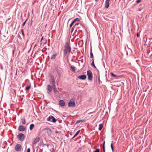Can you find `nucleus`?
I'll return each instance as SVG.
<instances>
[{"label": "nucleus", "mask_w": 152, "mask_h": 152, "mask_svg": "<svg viewBox=\"0 0 152 152\" xmlns=\"http://www.w3.org/2000/svg\"><path fill=\"white\" fill-rule=\"evenodd\" d=\"M64 53L66 55L68 53L71 52V48L70 44L68 42H66L64 46Z\"/></svg>", "instance_id": "f257e3e1"}, {"label": "nucleus", "mask_w": 152, "mask_h": 152, "mask_svg": "<svg viewBox=\"0 0 152 152\" xmlns=\"http://www.w3.org/2000/svg\"><path fill=\"white\" fill-rule=\"evenodd\" d=\"M50 85L52 86V87L55 86H56L54 77L53 76H50Z\"/></svg>", "instance_id": "f03ea898"}, {"label": "nucleus", "mask_w": 152, "mask_h": 152, "mask_svg": "<svg viewBox=\"0 0 152 152\" xmlns=\"http://www.w3.org/2000/svg\"><path fill=\"white\" fill-rule=\"evenodd\" d=\"M75 100L73 99H71L70 100L68 103V106L72 107H75Z\"/></svg>", "instance_id": "7ed1b4c3"}, {"label": "nucleus", "mask_w": 152, "mask_h": 152, "mask_svg": "<svg viewBox=\"0 0 152 152\" xmlns=\"http://www.w3.org/2000/svg\"><path fill=\"white\" fill-rule=\"evenodd\" d=\"M43 131L46 132L48 136H50L52 134V131L50 128H45L43 129Z\"/></svg>", "instance_id": "20e7f679"}, {"label": "nucleus", "mask_w": 152, "mask_h": 152, "mask_svg": "<svg viewBox=\"0 0 152 152\" xmlns=\"http://www.w3.org/2000/svg\"><path fill=\"white\" fill-rule=\"evenodd\" d=\"M17 137L20 141H22L24 139L25 136L24 134L22 133H20L18 134Z\"/></svg>", "instance_id": "39448f33"}, {"label": "nucleus", "mask_w": 152, "mask_h": 152, "mask_svg": "<svg viewBox=\"0 0 152 152\" xmlns=\"http://www.w3.org/2000/svg\"><path fill=\"white\" fill-rule=\"evenodd\" d=\"M53 88V87L50 85H48L47 86V90L48 94H50L52 91V89Z\"/></svg>", "instance_id": "423d86ee"}, {"label": "nucleus", "mask_w": 152, "mask_h": 152, "mask_svg": "<svg viewBox=\"0 0 152 152\" xmlns=\"http://www.w3.org/2000/svg\"><path fill=\"white\" fill-rule=\"evenodd\" d=\"M87 75L88 76V79L89 80H91L92 79V74L90 70H88Z\"/></svg>", "instance_id": "0eeeda50"}, {"label": "nucleus", "mask_w": 152, "mask_h": 152, "mask_svg": "<svg viewBox=\"0 0 152 152\" xmlns=\"http://www.w3.org/2000/svg\"><path fill=\"white\" fill-rule=\"evenodd\" d=\"M22 148L21 145L19 144H17L15 146V150L17 151H20Z\"/></svg>", "instance_id": "6e6552de"}, {"label": "nucleus", "mask_w": 152, "mask_h": 152, "mask_svg": "<svg viewBox=\"0 0 152 152\" xmlns=\"http://www.w3.org/2000/svg\"><path fill=\"white\" fill-rule=\"evenodd\" d=\"M26 127L23 126H19L18 129L20 131H24L26 130Z\"/></svg>", "instance_id": "1a4fd4ad"}, {"label": "nucleus", "mask_w": 152, "mask_h": 152, "mask_svg": "<svg viewBox=\"0 0 152 152\" xmlns=\"http://www.w3.org/2000/svg\"><path fill=\"white\" fill-rule=\"evenodd\" d=\"M78 78L81 80H85L86 78V75H81L79 76L78 77Z\"/></svg>", "instance_id": "9d476101"}, {"label": "nucleus", "mask_w": 152, "mask_h": 152, "mask_svg": "<svg viewBox=\"0 0 152 152\" xmlns=\"http://www.w3.org/2000/svg\"><path fill=\"white\" fill-rule=\"evenodd\" d=\"M110 0H106L105 3V7L107 8L109 6V2Z\"/></svg>", "instance_id": "9b49d317"}, {"label": "nucleus", "mask_w": 152, "mask_h": 152, "mask_svg": "<svg viewBox=\"0 0 152 152\" xmlns=\"http://www.w3.org/2000/svg\"><path fill=\"white\" fill-rule=\"evenodd\" d=\"M40 138L39 137H37L36 138H35L34 141V144H35L37 142H39V140Z\"/></svg>", "instance_id": "f8f14e48"}, {"label": "nucleus", "mask_w": 152, "mask_h": 152, "mask_svg": "<svg viewBox=\"0 0 152 152\" xmlns=\"http://www.w3.org/2000/svg\"><path fill=\"white\" fill-rule=\"evenodd\" d=\"M59 104L60 105L62 106H63L65 105V102L63 100H60L59 102Z\"/></svg>", "instance_id": "ddd939ff"}, {"label": "nucleus", "mask_w": 152, "mask_h": 152, "mask_svg": "<svg viewBox=\"0 0 152 152\" xmlns=\"http://www.w3.org/2000/svg\"><path fill=\"white\" fill-rule=\"evenodd\" d=\"M70 68L72 70L73 72H74L75 71V67L74 66H71Z\"/></svg>", "instance_id": "4468645a"}, {"label": "nucleus", "mask_w": 152, "mask_h": 152, "mask_svg": "<svg viewBox=\"0 0 152 152\" xmlns=\"http://www.w3.org/2000/svg\"><path fill=\"white\" fill-rule=\"evenodd\" d=\"M34 125L33 124H31L30 125V129L31 130H32V129L34 128Z\"/></svg>", "instance_id": "2eb2a0df"}, {"label": "nucleus", "mask_w": 152, "mask_h": 152, "mask_svg": "<svg viewBox=\"0 0 152 152\" xmlns=\"http://www.w3.org/2000/svg\"><path fill=\"white\" fill-rule=\"evenodd\" d=\"M90 58H93L94 57V56H93V53L92 52L91 49V51L90 52Z\"/></svg>", "instance_id": "dca6fc26"}, {"label": "nucleus", "mask_w": 152, "mask_h": 152, "mask_svg": "<svg viewBox=\"0 0 152 152\" xmlns=\"http://www.w3.org/2000/svg\"><path fill=\"white\" fill-rule=\"evenodd\" d=\"M56 55H57L56 54H56H53V55H52L51 57V59H55L56 56Z\"/></svg>", "instance_id": "f3484780"}, {"label": "nucleus", "mask_w": 152, "mask_h": 152, "mask_svg": "<svg viewBox=\"0 0 152 152\" xmlns=\"http://www.w3.org/2000/svg\"><path fill=\"white\" fill-rule=\"evenodd\" d=\"M103 127V125L102 124H100L99 125V130H102V128Z\"/></svg>", "instance_id": "a211bd4d"}, {"label": "nucleus", "mask_w": 152, "mask_h": 152, "mask_svg": "<svg viewBox=\"0 0 152 152\" xmlns=\"http://www.w3.org/2000/svg\"><path fill=\"white\" fill-rule=\"evenodd\" d=\"M146 40L145 42V43H149L150 42V38L148 37H146Z\"/></svg>", "instance_id": "6ab92c4d"}, {"label": "nucleus", "mask_w": 152, "mask_h": 152, "mask_svg": "<svg viewBox=\"0 0 152 152\" xmlns=\"http://www.w3.org/2000/svg\"><path fill=\"white\" fill-rule=\"evenodd\" d=\"M80 130H79L77 132L75 133L74 136L73 137V138H74L76 136L80 133Z\"/></svg>", "instance_id": "aec40b11"}, {"label": "nucleus", "mask_w": 152, "mask_h": 152, "mask_svg": "<svg viewBox=\"0 0 152 152\" xmlns=\"http://www.w3.org/2000/svg\"><path fill=\"white\" fill-rule=\"evenodd\" d=\"M85 121V120H80L77 121L76 122V124L80 123L81 122H84Z\"/></svg>", "instance_id": "412c9836"}, {"label": "nucleus", "mask_w": 152, "mask_h": 152, "mask_svg": "<svg viewBox=\"0 0 152 152\" xmlns=\"http://www.w3.org/2000/svg\"><path fill=\"white\" fill-rule=\"evenodd\" d=\"M52 117L53 118H52V121L54 122V123H55L56 122V121H57V120H56L55 118L54 117L52 116Z\"/></svg>", "instance_id": "4be33fe9"}, {"label": "nucleus", "mask_w": 152, "mask_h": 152, "mask_svg": "<svg viewBox=\"0 0 152 152\" xmlns=\"http://www.w3.org/2000/svg\"><path fill=\"white\" fill-rule=\"evenodd\" d=\"M53 89H54V92H56V91H57V89H56V86L53 87Z\"/></svg>", "instance_id": "5701e85b"}, {"label": "nucleus", "mask_w": 152, "mask_h": 152, "mask_svg": "<svg viewBox=\"0 0 152 152\" xmlns=\"http://www.w3.org/2000/svg\"><path fill=\"white\" fill-rule=\"evenodd\" d=\"M26 120L25 118H23L22 120V123L23 124H24L26 123Z\"/></svg>", "instance_id": "b1692460"}, {"label": "nucleus", "mask_w": 152, "mask_h": 152, "mask_svg": "<svg viewBox=\"0 0 152 152\" xmlns=\"http://www.w3.org/2000/svg\"><path fill=\"white\" fill-rule=\"evenodd\" d=\"M104 144H105V142H104V143L103 144V146H102L104 152H105V151Z\"/></svg>", "instance_id": "393cba45"}, {"label": "nucleus", "mask_w": 152, "mask_h": 152, "mask_svg": "<svg viewBox=\"0 0 152 152\" xmlns=\"http://www.w3.org/2000/svg\"><path fill=\"white\" fill-rule=\"evenodd\" d=\"M80 20V19L79 18H76L74 19L73 20V22L75 23L76 21H79Z\"/></svg>", "instance_id": "a878e982"}, {"label": "nucleus", "mask_w": 152, "mask_h": 152, "mask_svg": "<svg viewBox=\"0 0 152 152\" xmlns=\"http://www.w3.org/2000/svg\"><path fill=\"white\" fill-rule=\"evenodd\" d=\"M110 74L112 77H117V76L115 75H114V74H113V73L111 72L110 73Z\"/></svg>", "instance_id": "bb28decb"}, {"label": "nucleus", "mask_w": 152, "mask_h": 152, "mask_svg": "<svg viewBox=\"0 0 152 152\" xmlns=\"http://www.w3.org/2000/svg\"><path fill=\"white\" fill-rule=\"evenodd\" d=\"M53 118L52 116H50L48 118H47V120L48 121H50L51 120V118Z\"/></svg>", "instance_id": "cd10ccee"}, {"label": "nucleus", "mask_w": 152, "mask_h": 152, "mask_svg": "<svg viewBox=\"0 0 152 152\" xmlns=\"http://www.w3.org/2000/svg\"><path fill=\"white\" fill-rule=\"evenodd\" d=\"M30 88V86H28L26 87V91H28L29 90Z\"/></svg>", "instance_id": "c85d7f7f"}, {"label": "nucleus", "mask_w": 152, "mask_h": 152, "mask_svg": "<svg viewBox=\"0 0 152 152\" xmlns=\"http://www.w3.org/2000/svg\"><path fill=\"white\" fill-rule=\"evenodd\" d=\"M91 65L94 66L95 68H96V67L94 64V62H92L91 64Z\"/></svg>", "instance_id": "c756f323"}, {"label": "nucleus", "mask_w": 152, "mask_h": 152, "mask_svg": "<svg viewBox=\"0 0 152 152\" xmlns=\"http://www.w3.org/2000/svg\"><path fill=\"white\" fill-rule=\"evenodd\" d=\"M111 147L112 151H113V150H113V144L112 143L111 144Z\"/></svg>", "instance_id": "7c9ffc66"}, {"label": "nucleus", "mask_w": 152, "mask_h": 152, "mask_svg": "<svg viewBox=\"0 0 152 152\" xmlns=\"http://www.w3.org/2000/svg\"><path fill=\"white\" fill-rule=\"evenodd\" d=\"M21 32H22V35H23V37H24L25 35H24V31H23V29H22L21 30Z\"/></svg>", "instance_id": "2f4dec72"}, {"label": "nucleus", "mask_w": 152, "mask_h": 152, "mask_svg": "<svg viewBox=\"0 0 152 152\" xmlns=\"http://www.w3.org/2000/svg\"><path fill=\"white\" fill-rule=\"evenodd\" d=\"M74 22L73 21L71 23V24H70V27H71L72 25H73V24L74 23Z\"/></svg>", "instance_id": "473e14b6"}, {"label": "nucleus", "mask_w": 152, "mask_h": 152, "mask_svg": "<svg viewBox=\"0 0 152 152\" xmlns=\"http://www.w3.org/2000/svg\"><path fill=\"white\" fill-rule=\"evenodd\" d=\"M94 152H99V149H97L96 150H95L94 151Z\"/></svg>", "instance_id": "72a5a7b5"}, {"label": "nucleus", "mask_w": 152, "mask_h": 152, "mask_svg": "<svg viewBox=\"0 0 152 152\" xmlns=\"http://www.w3.org/2000/svg\"><path fill=\"white\" fill-rule=\"evenodd\" d=\"M26 20H26V21H25V22L23 23V24H22V26H24V25H25V23H26Z\"/></svg>", "instance_id": "f704fd0d"}, {"label": "nucleus", "mask_w": 152, "mask_h": 152, "mask_svg": "<svg viewBox=\"0 0 152 152\" xmlns=\"http://www.w3.org/2000/svg\"><path fill=\"white\" fill-rule=\"evenodd\" d=\"M140 2L141 0H137V1H136V2L138 3H140Z\"/></svg>", "instance_id": "c9c22d12"}, {"label": "nucleus", "mask_w": 152, "mask_h": 152, "mask_svg": "<svg viewBox=\"0 0 152 152\" xmlns=\"http://www.w3.org/2000/svg\"><path fill=\"white\" fill-rule=\"evenodd\" d=\"M30 150L29 148H28L27 149V152H30Z\"/></svg>", "instance_id": "e433bc0d"}, {"label": "nucleus", "mask_w": 152, "mask_h": 152, "mask_svg": "<svg viewBox=\"0 0 152 152\" xmlns=\"http://www.w3.org/2000/svg\"><path fill=\"white\" fill-rule=\"evenodd\" d=\"M43 37H42V38H41V41H40V42H42V40H43Z\"/></svg>", "instance_id": "4c0bfd02"}, {"label": "nucleus", "mask_w": 152, "mask_h": 152, "mask_svg": "<svg viewBox=\"0 0 152 152\" xmlns=\"http://www.w3.org/2000/svg\"><path fill=\"white\" fill-rule=\"evenodd\" d=\"M79 24V23H76L75 24V26H77V25H78Z\"/></svg>", "instance_id": "58836bf2"}, {"label": "nucleus", "mask_w": 152, "mask_h": 152, "mask_svg": "<svg viewBox=\"0 0 152 152\" xmlns=\"http://www.w3.org/2000/svg\"><path fill=\"white\" fill-rule=\"evenodd\" d=\"M58 76H60L61 75V74L59 72V73H58Z\"/></svg>", "instance_id": "ea45409f"}, {"label": "nucleus", "mask_w": 152, "mask_h": 152, "mask_svg": "<svg viewBox=\"0 0 152 152\" xmlns=\"http://www.w3.org/2000/svg\"><path fill=\"white\" fill-rule=\"evenodd\" d=\"M137 37H139V34L138 33L137 34Z\"/></svg>", "instance_id": "a19ab883"}, {"label": "nucleus", "mask_w": 152, "mask_h": 152, "mask_svg": "<svg viewBox=\"0 0 152 152\" xmlns=\"http://www.w3.org/2000/svg\"><path fill=\"white\" fill-rule=\"evenodd\" d=\"M92 62H94V59L93 58L92 59Z\"/></svg>", "instance_id": "79ce46f5"}, {"label": "nucleus", "mask_w": 152, "mask_h": 152, "mask_svg": "<svg viewBox=\"0 0 152 152\" xmlns=\"http://www.w3.org/2000/svg\"><path fill=\"white\" fill-rule=\"evenodd\" d=\"M56 133H58V131H56Z\"/></svg>", "instance_id": "37998d69"}, {"label": "nucleus", "mask_w": 152, "mask_h": 152, "mask_svg": "<svg viewBox=\"0 0 152 152\" xmlns=\"http://www.w3.org/2000/svg\"><path fill=\"white\" fill-rule=\"evenodd\" d=\"M14 50H13V54H14Z\"/></svg>", "instance_id": "c03bdc74"}, {"label": "nucleus", "mask_w": 152, "mask_h": 152, "mask_svg": "<svg viewBox=\"0 0 152 152\" xmlns=\"http://www.w3.org/2000/svg\"><path fill=\"white\" fill-rule=\"evenodd\" d=\"M51 118V119H52V118Z\"/></svg>", "instance_id": "a18cd8bd"}, {"label": "nucleus", "mask_w": 152, "mask_h": 152, "mask_svg": "<svg viewBox=\"0 0 152 152\" xmlns=\"http://www.w3.org/2000/svg\"><path fill=\"white\" fill-rule=\"evenodd\" d=\"M97 0H96V1Z\"/></svg>", "instance_id": "49530a36"}]
</instances>
